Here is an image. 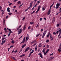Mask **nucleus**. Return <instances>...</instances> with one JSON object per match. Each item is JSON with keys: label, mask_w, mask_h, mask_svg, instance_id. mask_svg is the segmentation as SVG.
Masks as SVG:
<instances>
[{"label": "nucleus", "mask_w": 61, "mask_h": 61, "mask_svg": "<svg viewBox=\"0 0 61 61\" xmlns=\"http://www.w3.org/2000/svg\"><path fill=\"white\" fill-rule=\"evenodd\" d=\"M33 2H34L33 1H32L30 3V6L28 7V8L27 9V10H28V9H29L30 7H32V6L33 5Z\"/></svg>", "instance_id": "1"}, {"label": "nucleus", "mask_w": 61, "mask_h": 61, "mask_svg": "<svg viewBox=\"0 0 61 61\" xmlns=\"http://www.w3.org/2000/svg\"><path fill=\"white\" fill-rule=\"evenodd\" d=\"M25 36L23 40V41L22 42H21L20 43V44H21L22 43H24L25 41Z\"/></svg>", "instance_id": "2"}, {"label": "nucleus", "mask_w": 61, "mask_h": 61, "mask_svg": "<svg viewBox=\"0 0 61 61\" xmlns=\"http://www.w3.org/2000/svg\"><path fill=\"white\" fill-rule=\"evenodd\" d=\"M30 48L29 47H27L25 49V52H26L28 50H29L30 49Z\"/></svg>", "instance_id": "3"}, {"label": "nucleus", "mask_w": 61, "mask_h": 61, "mask_svg": "<svg viewBox=\"0 0 61 61\" xmlns=\"http://www.w3.org/2000/svg\"><path fill=\"white\" fill-rule=\"evenodd\" d=\"M60 5V4L57 3L56 5V9H57V8L59 7V6Z\"/></svg>", "instance_id": "4"}, {"label": "nucleus", "mask_w": 61, "mask_h": 61, "mask_svg": "<svg viewBox=\"0 0 61 61\" xmlns=\"http://www.w3.org/2000/svg\"><path fill=\"white\" fill-rule=\"evenodd\" d=\"M7 29L9 31L10 34H11V33H13V32L12 31H11V30L10 29H9L8 28H7Z\"/></svg>", "instance_id": "5"}, {"label": "nucleus", "mask_w": 61, "mask_h": 61, "mask_svg": "<svg viewBox=\"0 0 61 61\" xmlns=\"http://www.w3.org/2000/svg\"><path fill=\"white\" fill-rule=\"evenodd\" d=\"M38 55H39V56H40V57H41V58H43V56H42V55L41 54V53H40L38 54Z\"/></svg>", "instance_id": "6"}, {"label": "nucleus", "mask_w": 61, "mask_h": 61, "mask_svg": "<svg viewBox=\"0 0 61 61\" xmlns=\"http://www.w3.org/2000/svg\"><path fill=\"white\" fill-rule=\"evenodd\" d=\"M51 12V10L50 9L49 11H48L47 13V15H49L50 14V12Z\"/></svg>", "instance_id": "7"}, {"label": "nucleus", "mask_w": 61, "mask_h": 61, "mask_svg": "<svg viewBox=\"0 0 61 61\" xmlns=\"http://www.w3.org/2000/svg\"><path fill=\"white\" fill-rule=\"evenodd\" d=\"M55 20H56V19L55 18V17H53V23H54V22H55Z\"/></svg>", "instance_id": "8"}, {"label": "nucleus", "mask_w": 61, "mask_h": 61, "mask_svg": "<svg viewBox=\"0 0 61 61\" xmlns=\"http://www.w3.org/2000/svg\"><path fill=\"white\" fill-rule=\"evenodd\" d=\"M46 32H47V30H45L44 33H43V34L44 35H46Z\"/></svg>", "instance_id": "9"}, {"label": "nucleus", "mask_w": 61, "mask_h": 61, "mask_svg": "<svg viewBox=\"0 0 61 61\" xmlns=\"http://www.w3.org/2000/svg\"><path fill=\"white\" fill-rule=\"evenodd\" d=\"M10 8H9L8 7L7 8V11L8 12H10Z\"/></svg>", "instance_id": "10"}, {"label": "nucleus", "mask_w": 61, "mask_h": 61, "mask_svg": "<svg viewBox=\"0 0 61 61\" xmlns=\"http://www.w3.org/2000/svg\"><path fill=\"white\" fill-rule=\"evenodd\" d=\"M26 25H25L23 28V30H25V29L26 28Z\"/></svg>", "instance_id": "11"}, {"label": "nucleus", "mask_w": 61, "mask_h": 61, "mask_svg": "<svg viewBox=\"0 0 61 61\" xmlns=\"http://www.w3.org/2000/svg\"><path fill=\"white\" fill-rule=\"evenodd\" d=\"M5 20H3V25H5Z\"/></svg>", "instance_id": "12"}, {"label": "nucleus", "mask_w": 61, "mask_h": 61, "mask_svg": "<svg viewBox=\"0 0 61 61\" xmlns=\"http://www.w3.org/2000/svg\"><path fill=\"white\" fill-rule=\"evenodd\" d=\"M36 40H35V41H34L32 42H31V44H33V43H34L35 42H36Z\"/></svg>", "instance_id": "13"}, {"label": "nucleus", "mask_w": 61, "mask_h": 61, "mask_svg": "<svg viewBox=\"0 0 61 61\" xmlns=\"http://www.w3.org/2000/svg\"><path fill=\"white\" fill-rule=\"evenodd\" d=\"M53 5H54V3H53L52 4V5H51V6L50 7V9H51V7H52V6H53Z\"/></svg>", "instance_id": "14"}, {"label": "nucleus", "mask_w": 61, "mask_h": 61, "mask_svg": "<svg viewBox=\"0 0 61 61\" xmlns=\"http://www.w3.org/2000/svg\"><path fill=\"white\" fill-rule=\"evenodd\" d=\"M38 46H39V47H41L42 46V45H41V43H40L39 44V45H38Z\"/></svg>", "instance_id": "15"}, {"label": "nucleus", "mask_w": 61, "mask_h": 61, "mask_svg": "<svg viewBox=\"0 0 61 61\" xmlns=\"http://www.w3.org/2000/svg\"><path fill=\"white\" fill-rule=\"evenodd\" d=\"M40 8H41V6L40 5L39 6H38L37 9L39 10H40Z\"/></svg>", "instance_id": "16"}, {"label": "nucleus", "mask_w": 61, "mask_h": 61, "mask_svg": "<svg viewBox=\"0 0 61 61\" xmlns=\"http://www.w3.org/2000/svg\"><path fill=\"white\" fill-rule=\"evenodd\" d=\"M26 46V44H24V45H23L22 46V48H24L25 46Z\"/></svg>", "instance_id": "17"}, {"label": "nucleus", "mask_w": 61, "mask_h": 61, "mask_svg": "<svg viewBox=\"0 0 61 61\" xmlns=\"http://www.w3.org/2000/svg\"><path fill=\"white\" fill-rule=\"evenodd\" d=\"M18 32H19V33H18V35H20V34H21V33H22V32L20 31H18Z\"/></svg>", "instance_id": "18"}, {"label": "nucleus", "mask_w": 61, "mask_h": 61, "mask_svg": "<svg viewBox=\"0 0 61 61\" xmlns=\"http://www.w3.org/2000/svg\"><path fill=\"white\" fill-rule=\"evenodd\" d=\"M45 36V35L43 34V35H42V38H44V37Z\"/></svg>", "instance_id": "19"}, {"label": "nucleus", "mask_w": 61, "mask_h": 61, "mask_svg": "<svg viewBox=\"0 0 61 61\" xmlns=\"http://www.w3.org/2000/svg\"><path fill=\"white\" fill-rule=\"evenodd\" d=\"M12 58H13V59L14 60H16V59H15V57H12Z\"/></svg>", "instance_id": "20"}, {"label": "nucleus", "mask_w": 61, "mask_h": 61, "mask_svg": "<svg viewBox=\"0 0 61 61\" xmlns=\"http://www.w3.org/2000/svg\"><path fill=\"white\" fill-rule=\"evenodd\" d=\"M37 46L36 45L35 47V51H37Z\"/></svg>", "instance_id": "21"}, {"label": "nucleus", "mask_w": 61, "mask_h": 61, "mask_svg": "<svg viewBox=\"0 0 61 61\" xmlns=\"http://www.w3.org/2000/svg\"><path fill=\"white\" fill-rule=\"evenodd\" d=\"M42 52L44 53L45 52V49L44 48L43 50L42 51Z\"/></svg>", "instance_id": "22"}, {"label": "nucleus", "mask_w": 61, "mask_h": 61, "mask_svg": "<svg viewBox=\"0 0 61 61\" xmlns=\"http://www.w3.org/2000/svg\"><path fill=\"white\" fill-rule=\"evenodd\" d=\"M49 49H47V51H46V53H47L48 52V51H49Z\"/></svg>", "instance_id": "23"}, {"label": "nucleus", "mask_w": 61, "mask_h": 61, "mask_svg": "<svg viewBox=\"0 0 61 61\" xmlns=\"http://www.w3.org/2000/svg\"><path fill=\"white\" fill-rule=\"evenodd\" d=\"M26 39L27 41V40H28V39H29V38H28V37H26Z\"/></svg>", "instance_id": "24"}, {"label": "nucleus", "mask_w": 61, "mask_h": 61, "mask_svg": "<svg viewBox=\"0 0 61 61\" xmlns=\"http://www.w3.org/2000/svg\"><path fill=\"white\" fill-rule=\"evenodd\" d=\"M51 39V41H53V37H51L50 38Z\"/></svg>", "instance_id": "25"}, {"label": "nucleus", "mask_w": 61, "mask_h": 61, "mask_svg": "<svg viewBox=\"0 0 61 61\" xmlns=\"http://www.w3.org/2000/svg\"><path fill=\"white\" fill-rule=\"evenodd\" d=\"M53 54L54 53H53L52 54H51L50 55V56H54Z\"/></svg>", "instance_id": "26"}, {"label": "nucleus", "mask_w": 61, "mask_h": 61, "mask_svg": "<svg viewBox=\"0 0 61 61\" xmlns=\"http://www.w3.org/2000/svg\"><path fill=\"white\" fill-rule=\"evenodd\" d=\"M42 9L43 11H44V10H45V8H44V7H43Z\"/></svg>", "instance_id": "27"}, {"label": "nucleus", "mask_w": 61, "mask_h": 61, "mask_svg": "<svg viewBox=\"0 0 61 61\" xmlns=\"http://www.w3.org/2000/svg\"><path fill=\"white\" fill-rule=\"evenodd\" d=\"M30 24H31V25H32V24H34V23L33 22H30Z\"/></svg>", "instance_id": "28"}, {"label": "nucleus", "mask_w": 61, "mask_h": 61, "mask_svg": "<svg viewBox=\"0 0 61 61\" xmlns=\"http://www.w3.org/2000/svg\"><path fill=\"white\" fill-rule=\"evenodd\" d=\"M19 31L20 32H22V30L21 29H20L19 30Z\"/></svg>", "instance_id": "29"}, {"label": "nucleus", "mask_w": 61, "mask_h": 61, "mask_svg": "<svg viewBox=\"0 0 61 61\" xmlns=\"http://www.w3.org/2000/svg\"><path fill=\"white\" fill-rule=\"evenodd\" d=\"M17 3L19 4H21V2H20V1H19L17 2Z\"/></svg>", "instance_id": "30"}, {"label": "nucleus", "mask_w": 61, "mask_h": 61, "mask_svg": "<svg viewBox=\"0 0 61 61\" xmlns=\"http://www.w3.org/2000/svg\"><path fill=\"white\" fill-rule=\"evenodd\" d=\"M53 35H56V33L55 32H53Z\"/></svg>", "instance_id": "31"}, {"label": "nucleus", "mask_w": 61, "mask_h": 61, "mask_svg": "<svg viewBox=\"0 0 61 61\" xmlns=\"http://www.w3.org/2000/svg\"><path fill=\"white\" fill-rule=\"evenodd\" d=\"M35 11H34L33 12H31V14H33V13H35Z\"/></svg>", "instance_id": "32"}, {"label": "nucleus", "mask_w": 61, "mask_h": 61, "mask_svg": "<svg viewBox=\"0 0 61 61\" xmlns=\"http://www.w3.org/2000/svg\"><path fill=\"white\" fill-rule=\"evenodd\" d=\"M39 10H38V9H37V10L36 11V13H38V11H39Z\"/></svg>", "instance_id": "33"}, {"label": "nucleus", "mask_w": 61, "mask_h": 61, "mask_svg": "<svg viewBox=\"0 0 61 61\" xmlns=\"http://www.w3.org/2000/svg\"><path fill=\"white\" fill-rule=\"evenodd\" d=\"M6 39V38H3L2 39V40L3 41V40L4 39Z\"/></svg>", "instance_id": "34"}, {"label": "nucleus", "mask_w": 61, "mask_h": 61, "mask_svg": "<svg viewBox=\"0 0 61 61\" xmlns=\"http://www.w3.org/2000/svg\"><path fill=\"white\" fill-rule=\"evenodd\" d=\"M6 41H5V40H4V41H2V42H3L4 43H5V42Z\"/></svg>", "instance_id": "35"}, {"label": "nucleus", "mask_w": 61, "mask_h": 61, "mask_svg": "<svg viewBox=\"0 0 61 61\" xmlns=\"http://www.w3.org/2000/svg\"><path fill=\"white\" fill-rule=\"evenodd\" d=\"M50 58H51V60L52 59H53V58H54V57H50Z\"/></svg>", "instance_id": "36"}, {"label": "nucleus", "mask_w": 61, "mask_h": 61, "mask_svg": "<svg viewBox=\"0 0 61 61\" xmlns=\"http://www.w3.org/2000/svg\"><path fill=\"white\" fill-rule=\"evenodd\" d=\"M40 35V34H39L37 35H36V37H37L39 36Z\"/></svg>", "instance_id": "37"}, {"label": "nucleus", "mask_w": 61, "mask_h": 61, "mask_svg": "<svg viewBox=\"0 0 61 61\" xmlns=\"http://www.w3.org/2000/svg\"><path fill=\"white\" fill-rule=\"evenodd\" d=\"M12 3H10L9 4V6H10V5H12Z\"/></svg>", "instance_id": "38"}, {"label": "nucleus", "mask_w": 61, "mask_h": 61, "mask_svg": "<svg viewBox=\"0 0 61 61\" xmlns=\"http://www.w3.org/2000/svg\"><path fill=\"white\" fill-rule=\"evenodd\" d=\"M50 38L51 37H52V36L51 35V34H50Z\"/></svg>", "instance_id": "39"}, {"label": "nucleus", "mask_w": 61, "mask_h": 61, "mask_svg": "<svg viewBox=\"0 0 61 61\" xmlns=\"http://www.w3.org/2000/svg\"><path fill=\"white\" fill-rule=\"evenodd\" d=\"M11 43H12V44H13V43H14V41H13L11 42Z\"/></svg>", "instance_id": "40"}, {"label": "nucleus", "mask_w": 61, "mask_h": 61, "mask_svg": "<svg viewBox=\"0 0 61 61\" xmlns=\"http://www.w3.org/2000/svg\"><path fill=\"white\" fill-rule=\"evenodd\" d=\"M49 42V40H47L46 41V42L47 43H48V42Z\"/></svg>", "instance_id": "41"}, {"label": "nucleus", "mask_w": 61, "mask_h": 61, "mask_svg": "<svg viewBox=\"0 0 61 61\" xmlns=\"http://www.w3.org/2000/svg\"><path fill=\"white\" fill-rule=\"evenodd\" d=\"M59 24H58L57 25V27H58V26H59Z\"/></svg>", "instance_id": "42"}, {"label": "nucleus", "mask_w": 61, "mask_h": 61, "mask_svg": "<svg viewBox=\"0 0 61 61\" xmlns=\"http://www.w3.org/2000/svg\"><path fill=\"white\" fill-rule=\"evenodd\" d=\"M43 30L44 29H41V32H42V31H43Z\"/></svg>", "instance_id": "43"}, {"label": "nucleus", "mask_w": 61, "mask_h": 61, "mask_svg": "<svg viewBox=\"0 0 61 61\" xmlns=\"http://www.w3.org/2000/svg\"><path fill=\"white\" fill-rule=\"evenodd\" d=\"M9 15H12V13H10L8 14Z\"/></svg>", "instance_id": "44"}, {"label": "nucleus", "mask_w": 61, "mask_h": 61, "mask_svg": "<svg viewBox=\"0 0 61 61\" xmlns=\"http://www.w3.org/2000/svg\"><path fill=\"white\" fill-rule=\"evenodd\" d=\"M34 50H33V51H31V52L32 53H33V52H34Z\"/></svg>", "instance_id": "45"}, {"label": "nucleus", "mask_w": 61, "mask_h": 61, "mask_svg": "<svg viewBox=\"0 0 61 61\" xmlns=\"http://www.w3.org/2000/svg\"><path fill=\"white\" fill-rule=\"evenodd\" d=\"M28 28L29 29H30V28H31V26H29V27Z\"/></svg>", "instance_id": "46"}, {"label": "nucleus", "mask_w": 61, "mask_h": 61, "mask_svg": "<svg viewBox=\"0 0 61 61\" xmlns=\"http://www.w3.org/2000/svg\"><path fill=\"white\" fill-rule=\"evenodd\" d=\"M18 0H15L14 1V2H16V1H18Z\"/></svg>", "instance_id": "47"}, {"label": "nucleus", "mask_w": 61, "mask_h": 61, "mask_svg": "<svg viewBox=\"0 0 61 61\" xmlns=\"http://www.w3.org/2000/svg\"><path fill=\"white\" fill-rule=\"evenodd\" d=\"M42 20V18H41L40 19V21H41Z\"/></svg>", "instance_id": "48"}, {"label": "nucleus", "mask_w": 61, "mask_h": 61, "mask_svg": "<svg viewBox=\"0 0 61 61\" xmlns=\"http://www.w3.org/2000/svg\"><path fill=\"white\" fill-rule=\"evenodd\" d=\"M58 33H59V31H57L56 32V34H58Z\"/></svg>", "instance_id": "49"}, {"label": "nucleus", "mask_w": 61, "mask_h": 61, "mask_svg": "<svg viewBox=\"0 0 61 61\" xmlns=\"http://www.w3.org/2000/svg\"><path fill=\"white\" fill-rule=\"evenodd\" d=\"M5 30V33H6L7 32V31H6V30Z\"/></svg>", "instance_id": "50"}, {"label": "nucleus", "mask_w": 61, "mask_h": 61, "mask_svg": "<svg viewBox=\"0 0 61 61\" xmlns=\"http://www.w3.org/2000/svg\"><path fill=\"white\" fill-rule=\"evenodd\" d=\"M44 55H46V53H46H46H45V52H44Z\"/></svg>", "instance_id": "51"}, {"label": "nucleus", "mask_w": 61, "mask_h": 61, "mask_svg": "<svg viewBox=\"0 0 61 61\" xmlns=\"http://www.w3.org/2000/svg\"><path fill=\"white\" fill-rule=\"evenodd\" d=\"M4 44V42H2V43L1 44V45H3Z\"/></svg>", "instance_id": "52"}, {"label": "nucleus", "mask_w": 61, "mask_h": 61, "mask_svg": "<svg viewBox=\"0 0 61 61\" xmlns=\"http://www.w3.org/2000/svg\"><path fill=\"white\" fill-rule=\"evenodd\" d=\"M2 6H0V10H1V8H2Z\"/></svg>", "instance_id": "53"}, {"label": "nucleus", "mask_w": 61, "mask_h": 61, "mask_svg": "<svg viewBox=\"0 0 61 61\" xmlns=\"http://www.w3.org/2000/svg\"><path fill=\"white\" fill-rule=\"evenodd\" d=\"M14 52H15V53H16V52H17V50H16L15 51H14Z\"/></svg>", "instance_id": "54"}, {"label": "nucleus", "mask_w": 61, "mask_h": 61, "mask_svg": "<svg viewBox=\"0 0 61 61\" xmlns=\"http://www.w3.org/2000/svg\"><path fill=\"white\" fill-rule=\"evenodd\" d=\"M37 3H38V4L39 3H40V1H37Z\"/></svg>", "instance_id": "55"}, {"label": "nucleus", "mask_w": 61, "mask_h": 61, "mask_svg": "<svg viewBox=\"0 0 61 61\" xmlns=\"http://www.w3.org/2000/svg\"><path fill=\"white\" fill-rule=\"evenodd\" d=\"M22 49H21L20 50V51L19 52V53H20V52H21V51H22Z\"/></svg>", "instance_id": "56"}, {"label": "nucleus", "mask_w": 61, "mask_h": 61, "mask_svg": "<svg viewBox=\"0 0 61 61\" xmlns=\"http://www.w3.org/2000/svg\"><path fill=\"white\" fill-rule=\"evenodd\" d=\"M23 56H25V54H23L22 55Z\"/></svg>", "instance_id": "57"}, {"label": "nucleus", "mask_w": 61, "mask_h": 61, "mask_svg": "<svg viewBox=\"0 0 61 61\" xmlns=\"http://www.w3.org/2000/svg\"><path fill=\"white\" fill-rule=\"evenodd\" d=\"M13 46H11L10 47V48H11V47H13Z\"/></svg>", "instance_id": "58"}, {"label": "nucleus", "mask_w": 61, "mask_h": 61, "mask_svg": "<svg viewBox=\"0 0 61 61\" xmlns=\"http://www.w3.org/2000/svg\"><path fill=\"white\" fill-rule=\"evenodd\" d=\"M47 48H48L49 47V46H48V45L47 46Z\"/></svg>", "instance_id": "59"}, {"label": "nucleus", "mask_w": 61, "mask_h": 61, "mask_svg": "<svg viewBox=\"0 0 61 61\" xmlns=\"http://www.w3.org/2000/svg\"><path fill=\"white\" fill-rule=\"evenodd\" d=\"M61 35V34H59V35L58 36V37H59V36H60V35Z\"/></svg>", "instance_id": "60"}, {"label": "nucleus", "mask_w": 61, "mask_h": 61, "mask_svg": "<svg viewBox=\"0 0 61 61\" xmlns=\"http://www.w3.org/2000/svg\"><path fill=\"white\" fill-rule=\"evenodd\" d=\"M32 54V53H31V52H30L29 54V55H30V56H31V54Z\"/></svg>", "instance_id": "61"}, {"label": "nucleus", "mask_w": 61, "mask_h": 61, "mask_svg": "<svg viewBox=\"0 0 61 61\" xmlns=\"http://www.w3.org/2000/svg\"><path fill=\"white\" fill-rule=\"evenodd\" d=\"M4 30H6V28H5L4 29Z\"/></svg>", "instance_id": "62"}, {"label": "nucleus", "mask_w": 61, "mask_h": 61, "mask_svg": "<svg viewBox=\"0 0 61 61\" xmlns=\"http://www.w3.org/2000/svg\"><path fill=\"white\" fill-rule=\"evenodd\" d=\"M49 35H47L46 36L47 37H49Z\"/></svg>", "instance_id": "63"}, {"label": "nucleus", "mask_w": 61, "mask_h": 61, "mask_svg": "<svg viewBox=\"0 0 61 61\" xmlns=\"http://www.w3.org/2000/svg\"><path fill=\"white\" fill-rule=\"evenodd\" d=\"M5 13V12H4V11H3L2 12V14H4Z\"/></svg>", "instance_id": "64"}]
</instances>
